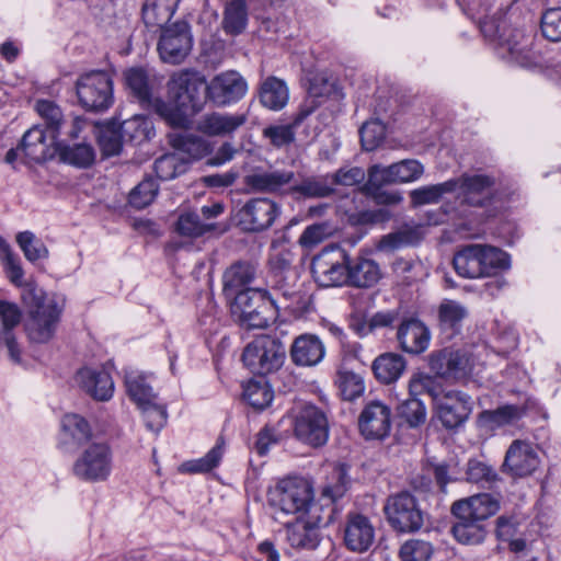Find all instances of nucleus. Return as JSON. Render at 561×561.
Segmentation results:
<instances>
[{
    "label": "nucleus",
    "mask_w": 561,
    "mask_h": 561,
    "mask_svg": "<svg viewBox=\"0 0 561 561\" xmlns=\"http://www.w3.org/2000/svg\"><path fill=\"white\" fill-rule=\"evenodd\" d=\"M339 389L344 400L352 401L364 392L365 387L358 375L345 371L339 375Z\"/></svg>",
    "instance_id": "obj_62"
},
{
    "label": "nucleus",
    "mask_w": 561,
    "mask_h": 561,
    "mask_svg": "<svg viewBox=\"0 0 561 561\" xmlns=\"http://www.w3.org/2000/svg\"><path fill=\"white\" fill-rule=\"evenodd\" d=\"M91 427L79 414L69 413L61 421V437L65 443L82 444L91 437Z\"/></svg>",
    "instance_id": "obj_43"
},
{
    "label": "nucleus",
    "mask_w": 561,
    "mask_h": 561,
    "mask_svg": "<svg viewBox=\"0 0 561 561\" xmlns=\"http://www.w3.org/2000/svg\"><path fill=\"white\" fill-rule=\"evenodd\" d=\"M152 377V374L136 368L125 369L124 381L126 392L137 407L158 399V393L154 392L151 386Z\"/></svg>",
    "instance_id": "obj_33"
},
{
    "label": "nucleus",
    "mask_w": 561,
    "mask_h": 561,
    "mask_svg": "<svg viewBox=\"0 0 561 561\" xmlns=\"http://www.w3.org/2000/svg\"><path fill=\"white\" fill-rule=\"evenodd\" d=\"M125 84L133 98L139 104L158 114V103H162L159 98L160 81L154 75H150L144 68H130L124 72Z\"/></svg>",
    "instance_id": "obj_17"
},
{
    "label": "nucleus",
    "mask_w": 561,
    "mask_h": 561,
    "mask_svg": "<svg viewBox=\"0 0 561 561\" xmlns=\"http://www.w3.org/2000/svg\"><path fill=\"white\" fill-rule=\"evenodd\" d=\"M385 513L391 527L401 533L416 531L424 522L415 497L408 492L390 496Z\"/></svg>",
    "instance_id": "obj_12"
},
{
    "label": "nucleus",
    "mask_w": 561,
    "mask_h": 561,
    "mask_svg": "<svg viewBox=\"0 0 561 561\" xmlns=\"http://www.w3.org/2000/svg\"><path fill=\"white\" fill-rule=\"evenodd\" d=\"M4 273L11 284L21 288V299L31 309L27 334L32 342H48L56 330L61 310L54 298H47L44 290L34 282L24 280V271L20 259L3 264Z\"/></svg>",
    "instance_id": "obj_1"
},
{
    "label": "nucleus",
    "mask_w": 561,
    "mask_h": 561,
    "mask_svg": "<svg viewBox=\"0 0 561 561\" xmlns=\"http://www.w3.org/2000/svg\"><path fill=\"white\" fill-rule=\"evenodd\" d=\"M500 510L497 497L488 494H477L468 499L455 502L451 506V513L458 519L483 520L494 515Z\"/></svg>",
    "instance_id": "obj_25"
},
{
    "label": "nucleus",
    "mask_w": 561,
    "mask_h": 561,
    "mask_svg": "<svg viewBox=\"0 0 561 561\" xmlns=\"http://www.w3.org/2000/svg\"><path fill=\"white\" fill-rule=\"evenodd\" d=\"M248 119L247 112H210L199 117L196 122V130L209 137H226L237 131Z\"/></svg>",
    "instance_id": "obj_23"
},
{
    "label": "nucleus",
    "mask_w": 561,
    "mask_h": 561,
    "mask_svg": "<svg viewBox=\"0 0 561 561\" xmlns=\"http://www.w3.org/2000/svg\"><path fill=\"white\" fill-rule=\"evenodd\" d=\"M169 139L175 153L181 157L186 154V162L188 159H201L209 151L207 141L195 135L174 131L169 135Z\"/></svg>",
    "instance_id": "obj_38"
},
{
    "label": "nucleus",
    "mask_w": 561,
    "mask_h": 561,
    "mask_svg": "<svg viewBox=\"0 0 561 561\" xmlns=\"http://www.w3.org/2000/svg\"><path fill=\"white\" fill-rule=\"evenodd\" d=\"M248 23V11L245 0H231L226 4L222 27L231 35L240 34Z\"/></svg>",
    "instance_id": "obj_44"
},
{
    "label": "nucleus",
    "mask_w": 561,
    "mask_h": 561,
    "mask_svg": "<svg viewBox=\"0 0 561 561\" xmlns=\"http://www.w3.org/2000/svg\"><path fill=\"white\" fill-rule=\"evenodd\" d=\"M311 272L314 280L322 287L348 284L347 255L339 249H324L312 259Z\"/></svg>",
    "instance_id": "obj_10"
},
{
    "label": "nucleus",
    "mask_w": 561,
    "mask_h": 561,
    "mask_svg": "<svg viewBox=\"0 0 561 561\" xmlns=\"http://www.w3.org/2000/svg\"><path fill=\"white\" fill-rule=\"evenodd\" d=\"M397 337L404 352L420 354L428 347L431 333L421 320L409 318L400 324Z\"/></svg>",
    "instance_id": "obj_30"
},
{
    "label": "nucleus",
    "mask_w": 561,
    "mask_h": 561,
    "mask_svg": "<svg viewBox=\"0 0 561 561\" xmlns=\"http://www.w3.org/2000/svg\"><path fill=\"white\" fill-rule=\"evenodd\" d=\"M437 417L446 428L461 425L472 411L470 397L460 391H448L435 398Z\"/></svg>",
    "instance_id": "obj_19"
},
{
    "label": "nucleus",
    "mask_w": 561,
    "mask_h": 561,
    "mask_svg": "<svg viewBox=\"0 0 561 561\" xmlns=\"http://www.w3.org/2000/svg\"><path fill=\"white\" fill-rule=\"evenodd\" d=\"M359 135L364 150L373 151L385 140L386 127L379 119H373L362 126Z\"/></svg>",
    "instance_id": "obj_57"
},
{
    "label": "nucleus",
    "mask_w": 561,
    "mask_h": 561,
    "mask_svg": "<svg viewBox=\"0 0 561 561\" xmlns=\"http://www.w3.org/2000/svg\"><path fill=\"white\" fill-rule=\"evenodd\" d=\"M541 32L551 42L561 41V8L549 9L543 13Z\"/></svg>",
    "instance_id": "obj_63"
},
{
    "label": "nucleus",
    "mask_w": 561,
    "mask_h": 561,
    "mask_svg": "<svg viewBox=\"0 0 561 561\" xmlns=\"http://www.w3.org/2000/svg\"><path fill=\"white\" fill-rule=\"evenodd\" d=\"M295 178L293 171L278 169L254 168L244 176L249 192L261 194H279Z\"/></svg>",
    "instance_id": "obj_22"
},
{
    "label": "nucleus",
    "mask_w": 561,
    "mask_h": 561,
    "mask_svg": "<svg viewBox=\"0 0 561 561\" xmlns=\"http://www.w3.org/2000/svg\"><path fill=\"white\" fill-rule=\"evenodd\" d=\"M255 277V267L250 263H236L224 274L225 290L234 291L250 284Z\"/></svg>",
    "instance_id": "obj_47"
},
{
    "label": "nucleus",
    "mask_w": 561,
    "mask_h": 561,
    "mask_svg": "<svg viewBox=\"0 0 561 561\" xmlns=\"http://www.w3.org/2000/svg\"><path fill=\"white\" fill-rule=\"evenodd\" d=\"M457 182L458 197L465 203L472 206H482L483 202L489 198L494 180L485 174H465L458 179H451Z\"/></svg>",
    "instance_id": "obj_29"
},
{
    "label": "nucleus",
    "mask_w": 561,
    "mask_h": 561,
    "mask_svg": "<svg viewBox=\"0 0 561 561\" xmlns=\"http://www.w3.org/2000/svg\"><path fill=\"white\" fill-rule=\"evenodd\" d=\"M382 277L379 263L366 254L348 260V285L356 288H370Z\"/></svg>",
    "instance_id": "obj_31"
},
{
    "label": "nucleus",
    "mask_w": 561,
    "mask_h": 561,
    "mask_svg": "<svg viewBox=\"0 0 561 561\" xmlns=\"http://www.w3.org/2000/svg\"><path fill=\"white\" fill-rule=\"evenodd\" d=\"M141 410L146 426L148 430L158 433L167 423L168 413L165 405L158 402V399L144 405H138Z\"/></svg>",
    "instance_id": "obj_58"
},
{
    "label": "nucleus",
    "mask_w": 561,
    "mask_h": 561,
    "mask_svg": "<svg viewBox=\"0 0 561 561\" xmlns=\"http://www.w3.org/2000/svg\"><path fill=\"white\" fill-rule=\"evenodd\" d=\"M114 454L108 443L99 440L85 444L71 466L72 476L80 482L102 483L110 479Z\"/></svg>",
    "instance_id": "obj_5"
},
{
    "label": "nucleus",
    "mask_w": 561,
    "mask_h": 561,
    "mask_svg": "<svg viewBox=\"0 0 561 561\" xmlns=\"http://www.w3.org/2000/svg\"><path fill=\"white\" fill-rule=\"evenodd\" d=\"M179 0H147L142 8V19L147 26H168L173 16Z\"/></svg>",
    "instance_id": "obj_37"
},
{
    "label": "nucleus",
    "mask_w": 561,
    "mask_h": 561,
    "mask_svg": "<svg viewBox=\"0 0 561 561\" xmlns=\"http://www.w3.org/2000/svg\"><path fill=\"white\" fill-rule=\"evenodd\" d=\"M22 320V310L18 304L0 299V347L8 348L14 362L20 360V348L15 340V330Z\"/></svg>",
    "instance_id": "obj_26"
},
{
    "label": "nucleus",
    "mask_w": 561,
    "mask_h": 561,
    "mask_svg": "<svg viewBox=\"0 0 561 561\" xmlns=\"http://www.w3.org/2000/svg\"><path fill=\"white\" fill-rule=\"evenodd\" d=\"M433 551L431 542L422 539H409L401 545L399 558L401 561H428Z\"/></svg>",
    "instance_id": "obj_52"
},
{
    "label": "nucleus",
    "mask_w": 561,
    "mask_h": 561,
    "mask_svg": "<svg viewBox=\"0 0 561 561\" xmlns=\"http://www.w3.org/2000/svg\"><path fill=\"white\" fill-rule=\"evenodd\" d=\"M425 234L424 226L404 224L396 231L382 236L376 243L379 252L391 253L399 249L417 244Z\"/></svg>",
    "instance_id": "obj_32"
},
{
    "label": "nucleus",
    "mask_w": 561,
    "mask_h": 561,
    "mask_svg": "<svg viewBox=\"0 0 561 561\" xmlns=\"http://www.w3.org/2000/svg\"><path fill=\"white\" fill-rule=\"evenodd\" d=\"M268 501L275 510V519H278V515L300 518L313 503V490L306 479L289 477L270 491Z\"/></svg>",
    "instance_id": "obj_4"
},
{
    "label": "nucleus",
    "mask_w": 561,
    "mask_h": 561,
    "mask_svg": "<svg viewBox=\"0 0 561 561\" xmlns=\"http://www.w3.org/2000/svg\"><path fill=\"white\" fill-rule=\"evenodd\" d=\"M206 95L216 106L222 107L241 100L248 90V84L241 75L230 70L215 76L206 83Z\"/></svg>",
    "instance_id": "obj_15"
},
{
    "label": "nucleus",
    "mask_w": 561,
    "mask_h": 561,
    "mask_svg": "<svg viewBox=\"0 0 561 561\" xmlns=\"http://www.w3.org/2000/svg\"><path fill=\"white\" fill-rule=\"evenodd\" d=\"M538 448L530 442L515 439L506 450L503 471L516 478L533 474L540 466Z\"/></svg>",
    "instance_id": "obj_16"
},
{
    "label": "nucleus",
    "mask_w": 561,
    "mask_h": 561,
    "mask_svg": "<svg viewBox=\"0 0 561 561\" xmlns=\"http://www.w3.org/2000/svg\"><path fill=\"white\" fill-rule=\"evenodd\" d=\"M60 156L64 161L70 164L88 167L94 160V150L90 145L78 144L62 148Z\"/></svg>",
    "instance_id": "obj_59"
},
{
    "label": "nucleus",
    "mask_w": 561,
    "mask_h": 561,
    "mask_svg": "<svg viewBox=\"0 0 561 561\" xmlns=\"http://www.w3.org/2000/svg\"><path fill=\"white\" fill-rule=\"evenodd\" d=\"M375 527L367 516L356 512L346 515L343 540L348 550L357 553L368 551L375 541Z\"/></svg>",
    "instance_id": "obj_20"
},
{
    "label": "nucleus",
    "mask_w": 561,
    "mask_h": 561,
    "mask_svg": "<svg viewBox=\"0 0 561 561\" xmlns=\"http://www.w3.org/2000/svg\"><path fill=\"white\" fill-rule=\"evenodd\" d=\"M206 80L194 70L174 72L168 82L169 102L158 103V115L170 126L187 128L191 116L201 112L208 100Z\"/></svg>",
    "instance_id": "obj_2"
},
{
    "label": "nucleus",
    "mask_w": 561,
    "mask_h": 561,
    "mask_svg": "<svg viewBox=\"0 0 561 561\" xmlns=\"http://www.w3.org/2000/svg\"><path fill=\"white\" fill-rule=\"evenodd\" d=\"M467 481L481 485L491 484L497 480L495 470L483 461L471 459L466 469Z\"/></svg>",
    "instance_id": "obj_60"
},
{
    "label": "nucleus",
    "mask_w": 561,
    "mask_h": 561,
    "mask_svg": "<svg viewBox=\"0 0 561 561\" xmlns=\"http://www.w3.org/2000/svg\"><path fill=\"white\" fill-rule=\"evenodd\" d=\"M186 170V161L179 153H168L154 161V172L163 181L172 180Z\"/></svg>",
    "instance_id": "obj_49"
},
{
    "label": "nucleus",
    "mask_w": 561,
    "mask_h": 561,
    "mask_svg": "<svg viewBox=\"0 0 561 561\" xmlns=\"http://www.w3.org/2000/svg\"><path fill=\"white\" fill-rule=\"evenodd\" d=\"M294 433L300 442L312 447L324 445L329 438L327 415L316 405H304L296 415Z\"/></svg>",
    "instance_id": "obj_14"
},
{
    "label": "nucleus",
    "mask_w": 561,
    "mask_h": 561,
    "mask_svg": "<svg viewBox=\"0 0 561 561\" xmlns=\"http://www.w3.org/2000/svg\"><path fill=\"white\" fill-rule=\"evenodd\" d=\"M468 316V310L458 301L446 299L438 308V321L443 331L454 334L460 330L461 322Z\"/></svg>",
    "instance_id": "obj_42"
},
{
    "label": "nucleus",
    "mask_w": 561,
    "mask_h": 561,
    "mask_svg": "<svg viewBox=\"0 0 561 561\" xmlns=\"http://www.w3.org/2000/svg\"><path fill=\"white\" fill-rule=\"evenodd\" d=\"M286 358L284 343L276 336L259 335L243 350L244 365L257 375H266L278 370Z\"/></svg>",
    "instance_id": "obj_6"
},
{
    "label": "nucleus",
    "mask_w": 561,
    "mask_h": 561,
    "mask_svg": "<svg viewBox=\"0 0 561 561\" xmlns=\"http://www.w3.org/2000/svg\"><path fill=\"white\" fill-rule=\"evenodd\" d=\"M288 89L286 83L275 77L267 78L261 85V103L273 111L283 108L288 102Z\"/></svg>",
    "instance_id": "obj_39"
},
{
    "label": "nucleus",
    "mask_w": 561,
    "mask_h": 561,
    "mask_svg": "<svg viewBox=\"0 0 561 561\" xmlns=\"http://www.w3.org/2000/svg\"><path fill=\"white\" fill-rule=\"evenodd\" d=\"M457 190V182L448 180L444 183L423 186L411 191L410 197L414 206L437 203L446 193H453Z\"/></svg>",
    "instance_id": "obj_46"
},
{
    "label": "nucleus",
    "mask_w": 561,
    "mask_h": 561,
    "mask_svg": "<svg viewBox=\"0 0 561 561\" xmlns=\"http://www.w3.org/2000/svg\"><path fill=\"white\" fill-rule=\"evenodd\" d=\"M152 122L144 115H135L121 125V136L125 141L141 144L153 136Z\"/></svg>",
    "instance_id": "obj_41"
},
{
    "label": "nucleus",
    "mask_w": 561,
    "mask_h": 561,
    "mask_svg": "<svg viewBox=\"0 0 561 561\" xmlns=\"http://www.w3.org/2000/svg\"><path fill=\"white\" fill-rule=\"evenodd\" d=\"M337 226L332 220L313 224L305 228L299 237L298 243L306 249H312L327 239L333 237Z\"/></svg>",
    "instance_id": "obj_45"
},
{
    "label": "nucleus",
    "mask_w": 561,
    "mask_h": 561,
    "mask_svg": "<svg viewBox=\"0 0 561 561\" xmlns=\"http://www.w3.org/2000/svg\"><path fill=\"white\" fill-rule=\"evenodd\" d=\"M501 54L508 62L530 68L540 64L541 57L535 49V35L523 28H504L499 37Z\"/></svg>",
    "instance_id": "obj_9"
},
{
    "label": "nucleus",
    "mask_w": 561,
    "mask_h": 561,
    "mask_svg": "<svg viewBox=\"0 0 561 561\" xmlns=\"http://www.w3.org/2000/svg\"><path fill=\"white\" fill-rule=\"evenodd\" d=\"M400 415L410 424V426H419L426 420V409L417 398L405 400L399 408Z\"/></svg>",
    "instance_id": "obj_64"
},
{
    "label": "nucleus",
    "mask_w": 561,
    "mask_h": 561,
    "mask_svg": "<svg viewBox=\"0 0 561 561\" xmlns=\"http://www.w3.org/2000/svg\"><path fill=\"white\" fill-rule=\"evenodd\" d=\"M38 115L45 121L49 137L56 140L60 125L62 123V113L59 106L48 100H39L36 103Z\"/></svg>",
    "instance_id": "obj_53"
},
{
    "label": "nucleus",
    "mask_w": 561,
    "mask_h": 561,
    "mask_svg": "<svg viewBox=\"0 0 561 561\" xmlns=\"http://www.w3.org/2000/svg\"><path fill=\"white\" fill-rule=\"evenodd\" d=\"M76 88L80 104L88 111L102 112L113 104V80L105 71L80 76Z\"/></svg>",
    "instance_id": "obj_8"
},
{
    "label": "nucleus",
    "mask_w": 561,
    "mask_h": 561,
    "mask_svg": "<svg viewBox=\"0 0 561 561\" xmlns=\"http://www.w3.org/2000/svg\"><path fill=\"white\" fill-rule=\"evenodd\" d=\"M291 362L301 367H312L322 362L325 346L321 339L311 333L295 337L289 350Z\"/></svg>",
    "instance_id": "obj_28"
},
{
    "label": "nucleus",
    "mask_w": 561,
    "mask_h": 561,
    "mask_svg": "<svg viewBox=\"0 0 561 561\" xmlns=\"http://www.w3.org/2000/svg\"><path fill=\"white\" fill-rule=\"evenodd\" d=\"M222 447L216 445L204 457L183 462L179 471L183 473H206L216 468L222 458Z\"/></svg>",
    "instance_id": "obj_48"
},
{
    "label": "nucleus",
    "mask_w": 561,
    "mask_h": 561,
    "mask_svg": "<svg viewBox=\"0 0 561 561\" xmlns=\"http://www.w3.org/2000/svg\"><path fill=\"white\" fill-rule=\"evenodd\" d=\"M158 184L151 178L141 181L129 193V204L137 209H142L149 206L158 194Z\"/></svg>",
    "instance_id": "obj_55"
},
{
    "label": "nucleus",
    "mask_w": 561,
    "mask_h": 561,
    "mask_svg": "<svg viewBox=\"0 0 561 561\" xmlns=\"http://www.w3.org/2000/svg\"><path fill=\"white\" fill-rule=\"evenodd\" d=\"M391 409L379 400L368 402L358 420L359 431L367 439L385 438L391 430Z\"/></svg>",
    "instance_id": "obj_18"
},
{
    "label": "nucleus",
    "mask_w": 561,
    "mask_h": 561,
    "mask_svg": "<svg viewBox=\"0 0 561 561\" xmlns=\"http://www.w3.org/2000/svg\"><path fill=\"white\" fill-rule=\"evenodd\" d=\"M280 206L267 197H254L247 201L237 211L238 225L244 231L261 232L273 226L280 216Z\"/></svg>",
    "instance_id": "obj_11"
},
{
    "label": "nucleus",
    "mask_w": 561,
    "mask_h": 561,
    "mask_svg": "<svg viewBox=\"0 0 561 561\" xmlns=\"http://www.w3.org/2000/svg\"><path fill=\"white\" fill-rule=\"evenodd\" d=\"M243 397L251 407L262 410L272 402L273 392L266 382L250 381L244 387Z\"/></svg>",
    "instance_id": "obj_56"
},
{
    "label": "nucleus",
    "mask_w": 561,
    "mask_h": 561,
    "mask_svg": "<svg viewBox=\"0 0 561 561\" xmlns=\"http://www.w3.org/2000/svg\"><path fill=\"white\" fill-rule=\"evenodd\" d=\"M293 260L294 254L289 249L277 242L272 243L268 256L271 274H288L289 272H296L291 266Z\"/></svg>",
    "instance_id": "obj_54"
},
{
    "label": "nucleus",
    "mask_w": 561,
    "mask_h": 561,
    "mask_svg": "<svg viewBox=\"0 0 561 561\" xmlns=\"http://www.w3.org/2000/svg\"><path fill=\"white\" fill-rule=\"evenodd\" d=\"M451 531L456 540L463 545L481 543L485 537L483 527L474 520L459 519Z\"/></svg>",
    "instance_id": "obj_51"
},
{
    "label": "nucleus",
    "mask_w": 561,
    "mask_h": 561,
    "mask_svg": "<svg viewBox=\"0 0 561 561\" xmlns=\"http://www.w3.org/2000/svg\"><path fill=\"white\" fill-rule=\"evenodd\" d=\"M430 369L446 379H460L470 370L469 358L460 351L444 348L428 356Z\"/></svg>",
    "instance_id": "obj_24"
},
{
    "label": "nucleus",
    "mask_w": 561,
    "mask_h": 561,
    "mask_svg": "<svg viewBox=\"0 0 561 561\" xmlns=\"http://www.w3.org/2000/svg\"><path fill=\"white\" fill-rule=\"evenodd\" d=\"M16 243L30 262L48 257V249L42 240L31 231H22L16 234Z\"/></svg>",
    "instance_id": "obj_50"
},
{
    "label": "nucleus",
    "mask_w": 561,
    "mask_h": 561,
    "mask_svg": "<svg viewBox=\"0 0 561 561\" xmlns=\"http://www.w3.org/2000/svg\"><path fill=\"white\" fill-rule=\"evenodd\" d=\"M266 295L267 290L260 288H247L236 294L231 313L242 327L263 329L268 325L273 307Z\"/></svg>",
    "instance_id": "obj_7"
},
{
    "label": "nucleus",
    "mask_w": 561,
    "mask_h": 561,
    "mask_svg": "<svg viewBox=\"0 0 561 561\" xmlns=\"http://www.w3.org/2000/svg\"><path fill=\"white\" fill-rule=\"evenodd\" d=\"M286 540L294 549L314 550L320 543V531L314 524L297 518L296 523L287 525Z\"/></svg>",
    "instance_id": "obj_35"
},
{
    "label": "nucleus",
    "mask_w": 561,
    "mask_h": 561,
    "mask_svg": "<svg viewBox=\"0 0 561 561\" xmlns=\"http://www.w3.org/2000/svg\"><path fill=\"white\" fill-rule=\"evenodd\" d=\"M211 228L204 224L196 213H184L178 219L176 229L179 233L186 237H199Z\"/></svg>",
    "instance_id": "obj_61"
},
{
    "label": "nucleus",
    "mask_w": 561,
    "mask_h": 561,
    "mask_svg": "<svg viewBox=\"0 0 561 561\" xmlns=\"http://www.w3.org/2000/svg\"><path fill=\"white\" fill-rule=\"evenodd\" d=\"M297 272L288 274H271L270 287L266 298L275 309H290L299 306L301 301V291L298 287Z\"/></svg>",
    "instance_id": "obj_21"
},
{
    "label": "nucleus",
    "mask_w": 561,
    "mask_h": 561,
    "mask_svg": "<svg viewBox=\"0 0 561 561\" xmlns=\"http://www.w3.org/2000/svg\"><path fill=\"white\" fill-rule=\"evenodd\" d=\"M192 47L193 36L186 22L179 21L162 28L158 51L163 61L181 64L188 56Z\"/></svg>",
    "instance_id": "obj_13"
},
{
    "label": "nucleus",
    "mask_w": 561,
    "mask_h": 561,
    "mask_svg": "<svg viewBox=\"0 0 561 561\" xmlns=\"http://www.w3.org/2000/svg\"><path fill=\"white\" fill-rule=\"evenodd\" d=\"M76 382L82 391L98 401H107L114 393V381L103 368L83 367L76 374Z\"/></svg>",
    "instance_id": "obj_27"
},
{
    "label": "nucleus",
    "mask_w": 561,
    "mask_h": 561,
    "mask_svg": "<svg viewBox=\"0 0 561 561\" xmlns=\"http://www.w3.org/2000/svg\"><path fill=\"white\" fill-rule=\"evenodd\" d=\"M405 365V360L401 355L385 353L375 358L371 368L376 379L388 385L401 377Z\"/></svg>",
    "instance_id": "obj_36"
},
{
    "label": "nucleus",
    "mask_w": 561,
    "mask_h": 561,
    "mask_svg": "<svg viewBox=\"0 0 561 561\" xmlns=\"http://www.w3.org/2000/svg\"><path fill=\"white\" fill-rule=\"evenodd\" d=\"M522 415L523 410L517 405H503L495 410L481 412L478 421L480 426L493 431L519 420Z\"/></svg>",
    "instance_id": "obj_40"
},
{
    "label": "nucleus",
    "mask_w": 561,
    "mask_h": 561,
    "mask_svg": "<svg viewBox=\"0 0 561 561\" xmlns=\"http://www.w3.org/2000/svg\"><path fill=\"white\" fill-rule=\"evenodd\" d=\"M457 274L465 278L490 277L510 266L508 255L491 245L470 244L459 250L453 260Z\"/></svg>",
    "instance_id": "obj_3"
},
{
    "label": "nucleus",
    "mask_w": 561,
    "mask_h": 561,
    "mask_svg": "<svg viewBox=\"0 0 561 561\" xmlns=\"http://www.w3.org/2000/svg\"><path fill=\"white\" fill-rule=\"evenodd\" d=\"M54 144L55 140H51L49 133L46 134L39 125H35L23 135L20 145L24 158L38 163L47 158L49 147Z\"/></svg>",
    "instance_id": "obj_34"
}]
</instances>
